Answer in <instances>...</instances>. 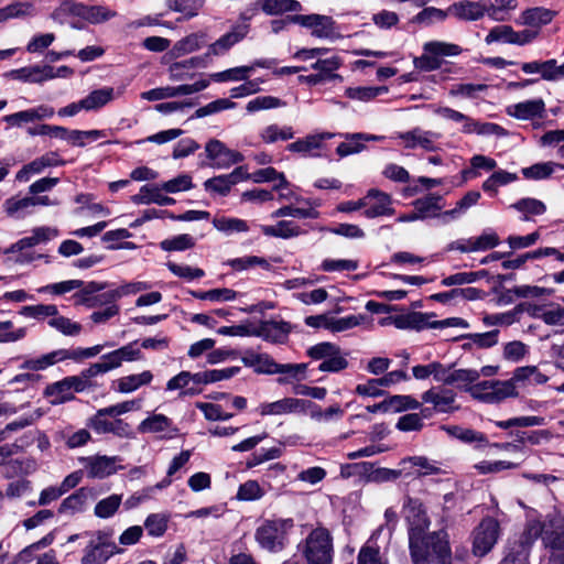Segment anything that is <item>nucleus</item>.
<instances>
[{
	"label": "nucleus",
	"mask_w": 564,
	"mask_h": 564,
	"mask_svg": "<svg viewBox=\"0 0 564 564\" xmlns=\"http://www.w3.org/2000/svg\"><path fill=\"white\" fill-rule=\"evenodd\" d=\"M409 547L414 564H427L430 562L449 564L451 550L447 533L444 531L422 534V541L419 543V557L414 556V550L410 545Z\"/></svg>",
	"instance_id": "obj_1"
},
{
	"label": "nucleus",
	"mask_w": 564,
	"mask_h": 564,
	"mask_svg": "<svg viewBox=\"0 0 564 564\" xmlns=\"http://www.w3.org/2000/svg\"><path fill=\"white\" fill-rule=\"evenodd\" d=\"M87 543L83 550L80 564H106V562L121 552L112 540V532L98 530L84 532Z\"/></svg>",
	"instance_id": "obj_2"
},
{
	"label": "nucleus",
	"mask_w": 564,
	"mask_h": 564,
	"mask_svg": "<svg viewBox=\"0 0 564 564\" xmlns=\"http://www.w3.org/2000/svg\"><path fill=\"white\" fill-rule=\"evenodd\" d=\"M403 511L409 525V545L414 550V556L419 557V543L422 541V534L430 528V520L422 502L417 499L406 498Z\"/></svg>",
	"instance_id": "obj_3"
},
{
	"label": "nucleus",
	"mask_w": 564,
	"mask_h": 564,
	"mask_svg": "<svg viewBox=\"0 0 564 564\" xmlns=\"http://www.w3.org/2000/svg\"><path fill=\"white\" fill-rule=\"evenodd\" d=\"M304 556L308 564H330L333 542L328 530L316 528L305 540Z\"/></svg>",
	"instance_id": "obj_4"
},
{
	"label": "nucleus",
	"mask_w": 564,
	"mask_h": 564,
	"mask_svg": "<svg viewBox=\"0 0 564 564\" xmlns=\"http://www.w3.org/2000/svg\"><path fill=\"white\" fill-rule=\"evenodd\" d=\"M468 393L481 402L499 403L507 398L517 397V388L511 381L485 380L475 382Z\"/></svg>",
	"instance_id": "obj_5"
},
{
	"label": "nucleus",
	"mask_w": 564,
	"mask_h": 564,
	"mask_svg": "<svg viewBox=\"0 0 564 564\" xmlns=\"http://www.w3.org/2000/svg\"><path fill=\"white\" fill-rule=\"evenodd\" d=\"M500 536L499 522L491 518H484L473 532V553L484 556L489 553Z\"/></svg>",
	"instance_id": "obj_6"
},
{
	"label": "nucleus",
	"mask_w": 564,
	"mask_h": 564,
	"mask_svg": "<svg viewBox=\"0 0 564 564\" xmlns=\"http://www.w3.org/2000/svg\"><path fill=\"white\" fill-rule=\"evenodd\" d=\"M286 524L284 520H268L257 529L256 540L261 547L279 552L284 547Z\"/></svg>",
	"instance_id": "obj_7"
},
{
	"label": "nucleus",
	"mask_w": 564,
	"mask_h": 564,
	"mask_svg": "<svg viewBox=\"0 0 564 564\" xmlns=\"http://www.w3.org/2000/svg\"><path fill=\"white\" fill-rule=\"evenodd\" d=\"M289 21L310 29L311 34L318 39H334L337 35L336 22L328 15L296 14L290 17Z\"/></svg>",
	"instance_id": "obj_8"
},
{
	"label": "nucleus",
	"mask_w": 564,
	"mask_h": 564,
	"mask_svg": "<svg viewBox=\"0 0 564 564\" xmlns=\"http://www.w3.org/2000/svg\"><path fill=\"white\" fill-rule=\"evenodd\" d=\"M422 401L432 404L437 413H453L459 409L456 404V392L444 386L432 387L423 392Z\"/></svg>",
	"instance_id": "obj_9"
},
{
	"label": "nucleus",
	"mask_w": 564,
	"mask_h": 564,
	"mask_svg": "<svg viewBox=\"0 0 564 564\" xmlns=\"http://www.w3.org/2000/svg\"><path fill=\"white\" fill-rule=\"evenodd\" d=\"M335 135L333 132L311 133L288 144L286 150L304 156L317 158L321 156V151L325 149V141Z\"/></svg>",
	"instance_id": "obj_10"
},
{
	"label": "nucleus",
	"mask_w": 564,
	"mask_h": 564,
	"mask_svg": "<svg viewBox=\"0 0 564 564\" xmlns=\"http://www.w3.org/2000/svg\"><path fill=\"white\" fill-rule=\"evenodd\" d=\"M121 460L118 456L95 455L82 457L80 462L85 467L89 478H106L117 473L119 466L117 463Z\"/></svg>",
	"instance_id": "obj_11"
},
{
	"label": "nucleus",
	"mask_w": 564,
	"mask_h": 564,
	"mask_svg": "<svg viewBox=\"0 0 564 564\" xmlns=\"http://www.w3.org/2000/svg\"><path fill=\"white\" fill-rule=\"evenodd\" d=\"M365 210L364 216L372 219L381 216L394 215V208L392 207V198L389 194L371 188L365 195Z\"/></svg>",
	"instance_id": "obj_12"
},
{
	"label": "nucleus",
	"mask_w": 564,
	"mask_h": 564,
	"mask_svg": "<svg viewBox=\"0 0 564 564\" xmlns=\"http://www.w3.org/2000/svg\"><path fill=\"white\" fill-rule=\"evenodd\" d=\"M547 524L551 530L544 529L542 541L546 547L561 551L560 554L551 557V563L564 564V519L549 518Z\"/></svg>",
	"instance_id": "obj_13"
},
{
	"label": "nucleus",
	"mask_w": 564,
	"mask_h": 564,
	"mask_svg": "<svg viewBox=\"0 0 564 564\" xmlns=\"http://www.w3.org/2000/svg\"><path fill=\"white\" fill-rule=\"evenodd\" d=\"M206 154L217 169H227L243 160V155L237 151L230 150L219 140H210L205 147Z\"/></svg>",
	"instance_id": "obj_14"
},
{
	"label": "nucleus",
	"mask_w": 564,
	"mask_h": 564,
	"mask_svg": "<svg viewBox=\"0 0 564 564\" xmlns=\"http://www.w3.org/2000/svg\"><path fill=\"white\" fill-rule=\"evenodd\" d=\"M307 400L296 398H284L274 402L261 403L258 408L261 416L283 415L290 413H305Z\"/></svg>",
	"instance_id": "obj_15"
},
{
	"label": "nucleus",
	"mask_w": 564,
	"mask_h": 564,
	"mask_svg": "<svg viewBox=\"0 0 564 564\" xmlns=\"http://www.w3.org/2000/svg\"><path fill=\"white\" fill-rule=\"evenodd\" d=\"M249 23H237L231 30L220 36L216 42L209 45L207 55H224L234 45L241 42L249 33Z\"/></svg>",
	"instance_id": "obj_16"
},
{
	"label": "nucleus",
	"mask_w": 564,
	"mask_h": 564,
	"mask_svg": "<svg viewBox=\"0 0 564 564\" xmlns=\"http://www.w3.org/2000/svg\"><path fill=\"white\" fill-rule=\"evenodd\" d=\"M291 332V326L286 322L263 321L254 326L252 336H258L271 343H284Z\"/></svg>",
	"instance_id": "obj_17"
},
{
	"label": "nucleus",
	"mask_w": 564,
	"mask_h": 564,
	"mask_svg": "<svg viewBox=\"0 0 564 564\" xmlns=\"http://www.w3.org/2000/svg\"><path fill=\"white\" fill-rule=\"evenodd\" d=\"M6 76L12 79L34 84H41L45 80L55 78L54 68L48 65H34L12 69L9 73H7Z\"/></svg>",
	"instance_id": "obj_18"
},
{
	"label": "nucleus",
	"mask_w": 564,
	"mask_h": 564,
	"mask_svg": "<svg viewBox=\"0 0 564 564\" xmlns=\"http://www.w3.org/2000/svg\"><path fill=\"white\" fill-rule=\"evenodd\" d=\"M162 192V184L159 185H143L139 193L131 196V202L137 205L158 204L160 206H169L175 203V199L164 195Z\"/></svg>",
	"instance_id": "obj_19"
},
{
	"label": "nucleus",
	"mask_w": 564,
	"mask_h": 564,
	"mask_svg": "<svg viewBox=\"0 0 564 564\" xmlns=\"http://www.w3.org/2000/svg\"><path fill=\"white\" fill-rule=\"evenodd\" d=\"M487 3L482 1H459L448 8V13L459 20L476 21L484 17Z\"/></svg>",
	"instance_id": "obj_20"
},
{
	"label": "nucleus",
	"mask_w": 564,
	"mask_h": 564,
	"mask_svg": "<svg viewBox=\"0 0 564 564\" xmlns=\"http://www.w3.org/2000/svg\"><path fill=\"white\" fill-rule=\"evenodd\" d=\"M440 137L438 133L433 131H425L420 128H414L411 131L399 134V138L405 141V148L414 149L421 147L426 151L435 150L434 142Z\"/></svg>",
	"instance_id": "obj_21"
},
{
	"label": "nucleus",
	"mask_w": 564,
	"mask_h": 564,
	"mask_svg": "<svg viewBox=\"0 0 564 564\" xmlns=\"http://www.w3.org/2000/svg\"><path fill=\"white\" fill-rule=\"evenodd\" d=\"M544 110V101L542 99H533L510 106L508 108V113L520 120H530L535 117L541 118Z\"/></svg>",
	"instance_id": "obj_22"
},
{
	"label": "nucleus",
	"mask_w": 564,
	"mask_h": 564,
	"mask_svg": "<svg viewBox=\"0 0 564 564\" xmlns=\"http://www.w3.org/2000/svg\"><path fill=\"white\" fill-rule=\"evenodd\" d=\"M441 195L430 194L425 197L415 199L412 205L420 219L438 216V212L444 207Z\"/></svg>",
	"instance_id": "obj_23"
},
{
	"label": "nucleus",
	"mask_w": 564,
	"mask_h": 564,
	"mask_svg": "<svg viewBox=\"0 0 564 564\" xmlns=\"http://www.w3.org/2000/svg\"><path fill=\"white\" fill-rule=\"evenodd\" d=\"M74 12L93 24L106 22L117 15L116 11L104 6L78 4Z\"/></svg>",
	"instance_id": "obj_24"
},
{
	"label": "nucleus",
	"mask_w": 564,
	"mask_h": 564,
	"mask_svg": "<svg viewBox=\"0 0 564 564\" xmlns=\"http://www.w3.org/2000/svg\"><path fill=\"white\" fill-rule=\"evenodd\" d=\"M91 497V489L82 487L62 501L58 511L61 513L82 512Z\"/></svg>",
	"instance_id": "obj_25"
},
{
	"label": "nucleus",
	"mask_w": 564,
	"mask_h": 564,
	"mask_svg": "<svg viewBox=\"0 0 564 564\" xmlns=\"http://www.w3.org/2000/svg\"><path fill=\"white\" fill-rule=\"evenodd\" d=\"M261 231L268 237L290 239L304 234L300 226L292 220H281L275 226L261 225Z\"/></svg>",
	"instance_id": "obj_26"
},
{
	"label": "nucleus",
	"mask_w": 564,
	"mask_h": 564,
	"mask_svg": "<svg viewBox=\"0 0 564 564\" xmlns=\"http://www.w3.org/2000/svg\"><path fill=\"white\" fill-rule=\"evenodd\" d=\"M241 361L246 367L253 368L258 373L274 375L275 361L267 354L247 351Z\"/></svg>",
	"instance_id": "obj_27"
},
{
	"label": "nucleus",
	"mask_w": 564,
	"mask_h": 564,
	"mask_svg": "<svg viewBox=\"0 0 564 564\" xmlns=\"http://www.w3.org/2000/svg\"><path fill=\"white\" fill-rule=\"evenodd\" d=\"M545 523L532 520L529 521L522 532V534L519 538V550L516 552H527L529 555V551L531 546L534 544V542L542 538L544 534Z\"/></svg>",
	"instance_id": "obj_28"
},
{
	"label": "nucleus",
	"mask_w": 564,
	"mask_h": 564,
	"mask_svg": "<svg viewBox=\"0 0 564 564\" xmlns=\"http://www.w3.org/2000/svg\"><path fill=\"white\" fill-rule=\"evenodd\" d=\"M140 433H176L177 429L173 427L172 420L164 414H152L144 419L138 426Z\"/></svg>",
	"instance_id": "obj_29"
},
{
	"label": "nucleus",
	"mask_w": 564,
	"mask_h": 564,
	"mask_svg": "<svg viewBox=\"0 0 564 564\" xmlns=\"http://www.w3.org/2000/svg\"><path fill=\"white\" fill-rule=\"evenodd\" d=\"M307 411H310L311 419L318 423L337 421L344 416V410L339 404H334L323 410L319 405L307 400Z\"/></svg>",
	"instance_id": "obj_30"
},
{
	"label": "nucleus",
	"mask_w": 564,
	"mask_h": 564,
	"mask_svg": "<svg viewBox=\"0 0 564 564\" xmlns=\"http://www.w3.org/2000/svg\"><path fill=\"white\" fill-rule=\"evenodd\" d=\"M115 98V89L112 87H102L90 91L85 98L82 99L84 110L93 111L98 110L109 104Z\"/></svg>",
	"instance_id": "obj_31"
},
{
	"label": "nucleus",
	"mask_w": 564,
	"mask_h": 564,
	"mask_svg": "<svg viewBox=\"0 0 564 564\" xmlns=\"http://www.w3.org/2000/svg\"><path fill=\"white\" fill-rule=\"evenodd\" d=\"M33 208L31 196H13L4 200L3 209L9 217L21 219L24 218Z\"/></svg>",
	"instance_id": "obj_32"
},
{
	"label": "nucleus",
	"mask_w": 564,
	"mask_h": 564,
	"mask_svg": "<svg viewBox=\"0 0 564 564\" xmlns=\"http://www.w3.org/2000/svg\"><path fill=\"white\" fill-rule=\"evenodd\" d=\"M213 226L220 232L230 236L249 231L246 220L236 217L219 216L213 219Z\"/></svg>",
	"instance_id": "obj_33"
},
{
	"label": "nucleus",
	"mask_w": 564,
	"mask_h": 564,
	"mask_svg": "<svg viewBox=\"0 0 564 564\" xmlns=\"http://www.w3.org/2000/svg\"><path fill=\"white\" fill-rule=\"evenodd\" d=\"M152 379L153 375L149 370H144L143 372L137 375L126 376L117 381V390L121 393H130L142 386L149 384Z\"/></svg>",
	"instance_id": "obj_34"
},
{
	"label": "nucleus",
	"mask_w": 564,
	"mask_h": 564,
	"mask_svg": "<svg viewBox=\"0 0 564 564\" xmlns=\"http://www.w3.org/2000/svg\"><path fill=\"white\" fill-rule=\"evenodd\" d=\"M205 37L206 35L204 33H192L174 44L172 54L175 57L191 54L203 46Z\"/></svg>",
	"instance_id": "obj_35"
},
{
	"label": "nucleus",
	"mask_w": 564,
	"mask_h": 564,
	"mask_svg": "<svg viewBox=\"0 0 564 564\" xmlns=\"http://www.w3.org/2000/svg\"><path fill=\"white\" fill-rule=\"evenodd\" d=\"M106 416H109V414L105 413V409H99L96 414L88 420L87 425L97 434L117 433V426L123 425V421L115 420L111 422L108 421Z\"/></svg>",
	"instance_id": "obj_36"
},
{
	"label": "nucleus",
	"mask_w": 564,
	"mask_h": 564,
	"mask_svg": "<svg viewBox=\"0 0 564 564\" xmlns=\"http://www.w3.org/2000/svg\"><path fill=\"white\" fill-rule=\"evenodd\" d=\"M259 137L264 143L271 144L276 141H288L293 139L294 130L290 126L280 127L275 123H272L264 127L260 131Z\"/></svg>",
	"instance_id": "obj_37"
},
{
	"label": "nucleus",
	"mask_w": 564,
	"mask_h": 564,
	"mask_svg": "<svg viewBox=\"0 0 564 564\" xmlns=\"http://www.w3.org/2000/svg\"><path fill=\"white\" fill-rule=\"evenodd\" d=\"M340 135L345 139L341 143L338 144L336 149V153L340 158L360 153L366 149V144L361 139V132L343 133Z\"/></svg>",
	"instance_id": "obj_38"
},
{
	"label": "nucleus",
	"mask_w": 564,
	"mask_h": 564,
	"mask_svg": "<svg viewBox=\"0 0 564 564\" xmlns=\"http://www.w3.org/2000/svg\"><path fill=\"white\" fill-rule=\"evenodd\" d=\"M261 9L269 15H278L285 12H297L302 6L297 0H263Z\"/></svg>",
	"instance_id": "obj_39"
},
{
	"label": "nucleus",
	"mask_w": 564,
	"mask_h": 564,
	"mask_svg": "<svg viewBox=\"0 0 564 564\" xmlns=\"http://www.w3.org/2000/svg\"><path fill=\"white\" fill-rule=\"evenodd\" d=\"M480 378V372L476 369H453L449 386L468 392V389Z\"/></svg>",
	"instance_id": "obj_40"
},
{
	"label": "nucleus",
	"mask_w": 564,
	"mask_h": 564,
	"mask_svg": "<svg viewBox=\"0 0 564 564\" xmlns=\"http://www.w3.org/2000/svg\"><path fill=\"white\" fill-rule=\"evenodd\" d=\"M45 394L52 398V404H63L65 402L72 401L75 398L70 391L66 378L47 386L45 389Z\"/></svg>",
	"instance_id": "obj_41"
},
{
	"label": "nucleus",
	"mask_w": 564,
	"mask_h": 564,
	"mask_svg": "<svg viewBox=\"0 0 564 564\" xmlns=\"http://www.w3.org/2000/svg\"><path fill=\"white\" fill-rule=\"evenodd\" d=\"M425 53L435 55L438 59L459 55L463 50L459 45L443 41H430L423 46Z\"/></svg>",
	"instance_id": "obj_42"
},
{
	"label": "nucleus",
	"mask_w": 564,
	"mask_h": 564,
	"mask_svg": "<svg viewBox=\"0 0 564 564\" xmlns=\"http://www.w3.org/2000/svg\"><path fill=\"white\" fill-rule=\"evenodd\" d=\"M251 180L254 183H264V182H273L279 181L278 184L274 185V189L282 191L283 188L289 186V182L286 181L283 173L278 172L273 167H264L256 171L251 174Z\"/></svg>",
	"instance_id": "obj_43"
},
{
	"label": "nucleus",
	"mask_w": 564,
	"mask_h": 564,
	"mask_svg": "<svg viewBox=\"0 0 564 564\" xmlns=\"http://www.w3.org/2000/svg\"><path fill=\"white\" fill-rule=\"evenodd\" d=\"M19 314L26 318L44 321L45 318H52L53 315L57 314V306L54 304L26 305L21 307Z\"/></svg>",
	"instance_id": "obj_44"
},
{
	"label": "nucleus",
	"mask_w": 564,
	"mask_h": 564,
	"mask_svg": "<svg viewBox=\"0 0 564 564\" xmlns=\"http://www.w3.org/2000/svg\"><path fill=\"white\" fill-rule=\"evenodd\" d=\"M554 17V11L541 7L532 8L523 12L524 23L532 26H541L547 24L553 20Z\"/></svg>",
	"instance_id": "obj_45"
},
{
	"label": "nucleus",
	"mask_w": 564,
	"mask_h": 564,
	"mask_svg": "<svg viewBox=\"0 0 564 564\" xmlns=\"http://www.w3.org/2000/svg\"><path fill=\"white\" fill-rule=\"evenodd\" d=\"M48 325L62 333L65 336H77L82 332V325L77 322H73L72 319L59 315H53L52 318L48 319Z\"/></svg>",
	"instance_id": "obj_46"
},
{
	"label": "nucleus",
	"mask_w": 564,
	"mask_h": 564,
	"mask_svg": "<svg viewBox=\"0 0 564 564\" xmlns=\"http://www.w3.org/2000/svg\"><path fill=\"white\" fill-rule=\"evenodd\" d=\"M556 167L564 170V165L554 162L536 163L522 169V174L525 178L542 180L549 177Z\"/></svg>",
	"instance_id": "obj_47"
},
{
	"label": "nucleus",
	"mask_w": 564,
	"mask_h": 564,
	"mask_svg": "<svg viewBox=\"0 0 564 564\" xmlns=\"http://www.w3.org/2000/svg\"><path fill=\"white\" fill-rule=\"evenodd\" d=\"M62 355L63 354L57 352V350H54L48 354L42 355L37 358H32V359L25 360L21 365V368L25 369V370H34V371L44 370V369L57 364L59 361L58 358H61Z\"/></svg>",
	"instance_id": "obj_48"
},
{
	"label": "nucleus",
	"mask_w": 564,
	"mask_h": 564,
	"mask_svg": "<svg viewBox=\"0 0 564 564\" xmlns=\"http://www.w3.org/2000/svg\"><path fill=\"white\" fill-rule=\"evenodd\" d=\"M252 70L253 66L234 67L212 74L210 79L218 83L246 80L249 77V73Z\"/></svg>",
	"instance_id": "obj_49"
},
{
	"label": "nucleus",
	"mask_w": 564,
	"mask_h": 564,
	"mask_svg": "<svg viewBox=\"0 0 564 564\" xmlns=\"http://www.w3.org/2000/svg\"><path fill=\"white\" fill-rule=\"evenodd\" d=\"M205 0H170V9L184 14L185 19L196 17Z\"/></svg>",
	"instance_id": "obj_50"
},
{
	"label": "nucleus",
	"mask_w": 564,
	"mask_h": 564,
	"mask_svg": "<svg viewBox=\"0 0 564 564\" xmlns=\"http://www.w3.org/2000/svg\"><path fill=\"white\" fill-rule=\"evenodd\" d=\"M122 497L120 495H111L100 500L96 506L94 513L96 517L107 519L112 517L121 505Z\"/></svg>",
	"instance_id": "obj_51"
},
{
	"label": "nucleus",
	"mask_w": 564,
	"mask_h": 564,
	"mask_svg": "<svg viewBox=\"0 0 564 564\" xmlns=\"http://www.w3.org/2000/svg\"><path fill=\"white\" fill-rule=\"evenodd\" d=\"M26 336V327L14 328L11 321L0 322V344L17 343Z\"/></svg>",
	"instance_id": "obj_52"
},
{
	"label": "nucleus",
	"mask_w": 564,
	"mask_h": 564,
	"mask_svg": "<svg viewBox=\"0 0 564 564\" xmlns=\"http://www.w3.org/2000/svg\"><path fill=\"white\" fill-rule=\"evenodd\" d=\"M499 330L494 329L486 333H477V334H465L456 337L455 339H468L471 340L474 345L480 348H489L495 346L498 343Z\"/></svg>",
	"instance_id": "obj_53"
},
{
	"label": "nucleus",
	"mask_w": 564,
	"mask_h": 564,
	"mask_svg": "<svg viewBox=\"0 0 564 564\" xmlns=\"http://www.w3.org/2000/svg\"><path fill=\"white\" fill-rule=\"evenodd\" d=\"M295 217V218H311L315 219L319 216L318 212L314 208H299L293 206H283L271 214L272 218L280 217Z\"/></svg>",
	"instance_id": "obj_54"
},
{
	"label": "nucleus",
	"mask_w": 564,
	"mask_h": 564,
	"mask_svg": "<svg viewBox=\"0 0 564 564\" xmlns=\"http://www.w3.org/2000/svg\"><path fill=\"white\" fill-rule=\"evenodd\" d=\"M434 314L411 312L410 324L412 329L422 330L425 328H441V321L434 318Z\"/></svg>",
	"instance_id": "obj_55"
},
{
	"label": "nucleus",
	"mask_w": 564,
	"mask_h": 564,
	"mask_svg": "<svg viewBox=\"0 0 564 564\" xmlns=\"http://www.w3.org/2000/svg\"><path fill=\"white\" fill-rule=\"evenodd\" d=\"M487 275V271L481 270L478 272H458L452 274L442 280V285L452 286V285H462V284H470L477 281L480 278Z\"/></svg>",
	"instance_id": "obj_56"
},
{
	"label": "nucleus",
	"mask_w": 564,
	"mask_h": 564,
	"mask_svg": "<svg viewBox=\"0 0 564 564\" xmlns=\"http://www.w3.org/2000/svg\"><path fill=\"white\" fill-rule=\"evenodd\" d=\"M514 33L516 31L510 25H498L489 31L485 42L487 44H491L494 42L514 44Z\"/></svg>",
	"instance_id": "obj_57"
},
{
	"label": "nucleus",
	"mask_w": 564,
	"mask_h": 564,
	"mask_svg": "<svg viewBox=\"0 0 564 564\" xmlns=\"http://www.w3.org/2000/svg\"><path fill=\"white\" fill-rule=\"evenodd\" d=\"M341 61L338 56H332L328 58H318L314 64H312V68L318 70L317 74H323L326 78L338 77V75L334 74L336 69L340 67Z\"/></svg>",
	"instance_id": "obj_58"
},
{
	"label": "nucleus",
	"mask_w": 564,
	"mask_h": 564,
	"mask_svg": "<svg viewBox=\"0 0 564 564\" xmlns=\"http://www.w3.org/2000/svg\"><path fill=\"white\" fill-rule=\"evenodd\" d=\"M263 495L264 490L260 487L258 481L248 480L239 486L237 499L243 501H253L262 498Z\"/></svg>",
	"instance_id": "obj_59"
},
{
	"label": "nucleus",
	"mask_w": 564,
	"mask_h": 564,
	"mask_svg": "<svg viewBox=\"0 0 564 564\" xmlns=\"http://www.w3.org/2000/svg\"><path fill=\"white\" fill-rule=\"evenodd\" d=\"M204 186L206 191L225 196L230 192V188L234 186V183L231 182L227 174H224L208 178L204 183Z\"/></svg>",
	"instance_id": "obj_60"
},
{
	"label": "nucleus",
	"mask_w": 564,
	"mask_h": 564,
	"mask_svg": "<svg viewBox=\"0 0 564 564\" xmlns=\"http://www.w3.org/2000/svg\"><path fill=\"white\" fill-rule=\"evenodd\" d=\"M348 367V360L341 355L340 348L328 357L326 360L319 364L318 370L323 372H339Z\"/></svg>",
	"instance_id": "obj_61"
},
{
	"label": "nucleus",
	"mask_w": 564,
	"mask_h": 564,
	"mask_svg": "<svg viewBox=\"0 0 564 564\" xmlns=\"http://www.w3.org/2000/svg\"><path fill=\"white\" fill-rule=\"evenodd\" d=\"M195 245L193 237L183 234L161 242V248L165 251H183Z\"/></svg>",
	"instance_id": "obj_62"
},
{
	"label": "nucleus",
	"mask_w": 564,
	"mask_h": 564,
	"mask_svg": "<svg viewBox=\"0 0 564 564\" xmlns=\"http://www.w3.org/2000/svg\"><path fill=\"white\" fill-rule=\"evenodd\" d=\"M395 427L402 432H419L424 427V422L419 413H408L399 417Z\"/></svg>",
	"instance_id": "obj_63"
},
{
	"label": "nucleus",
	"mask_w": 564,
	"mask_h": 564,
	"mask_svg": "<svg viewBox=\"0 0 564 564\" xmlns=\"http://www.w3.org/2000/svg\"><path fill=\"white\" fill-rule=\"evenodd\" d=\"M144 528L152 536H161L167 529V518L163 514H150L144 521Z\"/></svg>",
	"instance_id": "obj_64"
}]
</instances>
